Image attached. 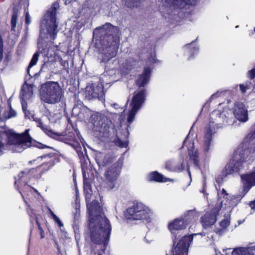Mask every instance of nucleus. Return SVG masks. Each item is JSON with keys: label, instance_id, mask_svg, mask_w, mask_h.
Listing matches in <instances>:
<instances>
[{"label": "nucleus", "instance_id": "nucleus-1", "mask_svg": "<svg viewBox=\"0 0 255 255\" xmlns=\"http://www.w3.org/2000/svg\"><path fill=\"white\" fill-rule=\"evenodd\" d=\"M87 209L90 216L88 229L91 241L95 245H101V250L105 253L112 232L110 222L97 200H94L87 205Z\"/></svg>", "mask_w": 255, "mask_h": 255}, {"label": "nucleus", "instance_id": "nucleus-2", "mask_svg": "<svg viewBox=\"0 0 255 255\" xmlns=\"http://www.w3.org/2000/svg\"><path fill=\"white\" fill-rule=\"evenodd\" d=\"M255 157L254 150L249 147V143L247 141L242 142L234 152L233 162H230L226 165L221 174L217 177L216 182L218 184H222L225 177L229 174L239 173L244 167V163L253 160Z\"/></svg>", "mask_w": 255, "mask_h": 255}, {"label": "nucleus", "instance_id": "nucleus-3", "mask_svg": "<svg viewBox=\"0 0 255 255\" xmlns=\"http://www.w3.org/2000/svg\"><path fill=\"white\" fill-rule=\"evenodd\" d=\"M103 28L104 35L100 63L106 64L117 54L119 45V28L110 23H106Z\"/></svg>", "mask_w": 255, "mask_h": 255}, {"label": "nucleus", "instance_id": "nucleus-4", "mask_svg": "<svg viewBox=\"0 0 255 255\" xmlns=\"http://www.w3.org/2000/svg\"><path fill=\"white\" fill-rule=\"evenodd\" d=\"M79 115L83 120L89 118V122L91 123L95 130L107 135L110 132L112 121L107 116L98 112L92 111L85 107L83 108Z\"/></svg>", "mask_w": 255, "mask_h": 255}, {"label": "nucleus", "instance_id": "nucleus-5", "mask_svg": "<svg viewBox=\"0 0 255 255\" xmlns=\"http://www.w3.org/2000/svg\"><path fill=\"white\" fill-rule=\"evenodd\" d=\"M58 3H54L51 6V9L48 10L46 13V32L42 25L40 27L39 36L38 39V45L40 48V45L42 44L45 39L50 37L51 40H54L58 32V25L56 23V10L58 6Z\"/></svg>", "mask_w": 255, "mask_h": 255}, {"label": "nucleus", "instance_id": "nucleus-6", "mask_svg": "<svg viewBox=\"0 0 255 255\" xmlns=\"http://www.w3.org/2000/svg\"><path fill=\"white\" fill-rule=\"evenodd\" d=\"M40 94L45 103L54 104L61 101L64 91L58 82L47 81L41 85Z\"/></svg>", "mask_w": 255, "mask_h": 255}, {"label": "nucleus", "instance_id": "nucleus-7", "mask_svg": "<svg viewBox=\"0 0 255 255\" xmlns=\"http://www.w3.org/2000/svg\"><path fill=\"white\" fill-rule=\"evenodd\" d=\"M194 210H188L184 215L179 218H177L169 221L167 225V228L171 234L173 240V246L174 247L172 250L173 255V251L177 244V235L180 231L184 230L189 224L194 220ZM178 242L177 243H178Z\"/></svg>", "mask_w": 255, "mask_h": 255}, {"label": "nucleus", "instance_id": "nucleus-8", "mask_svg": "<svg viewBox=\"0 0 255 255\" xmlns=\"http://www.w3.org/2000/svg\"><path fill=\"white\" fill-rule=\"evenodd\" d=\"M124 216L129 221H145L149 222L150 218L147 207L140 202L133 203V205L128 207L124 213Z\"/></svg>", "mask_w": 255, "mask_h": 255}, {"label": "nucleus", "instance_id": "nucleus-9", "mask_svg": "<svg viewBox=\"0 0 255 255\" xmlns=\"http://www.w3.org/2000/svg\"><path fill=\"white\" fill-rule=\"evenodd\" d=\"M123 164V159L120 158L118 160L106 171L105 177L106 188L113 189L116 185L118 177L120 175Z\"/></svg>", "mask_w": 255, "mask_h": 255}, {"label": "nucleus", "instance_id": "nucleus-10", "mask_svg": "<svg viewBox=\"0 0 255 255\" xmlns=\"http://www.w3.org/2000/svg\"><path fill=\"white\" fill-rule=\"evenodd\" d=\"M45 161L40 165L37 166L40 177L51 170L56 164L61 161V155L55 152H49L45 154Z\"/></svg>", "mask_w": 255, "mask_h": 255}, {"label": "nucleus", "instance_id": "nucleus-11", "mask_svg": "<svg viewBox=\"0 0 255 255\" xmlns=\"http://www.w3.org/2000/svg\"><path fill=\"white\" fill-rule=\"evenodd\" d=\"M192 235L184 236L179 240L173 251V255H187L190 243L192 241Z\"/></svg>", "mask_w": 255, "mask_h": 255}, {"label": "nucleus", "instance_id": "nucleus-12", "mask_svg": "<svg viewBox=\"0 0 255 255\" xmlns=\"http://www.w3.org/2000/svg\"><path fill=\"white\" fill-rule=\"evenodd\" d=\"M220 210L217 207L213 208L202 216L200 222L204 228H208L216 223Z\"/></svg>", "mask_w": 255, "mask_h": 255}, {"label": "nucleus", "instance_id": "nucleus-13", "mask_svg": "<svg viewBox=\"0 0 255 255\" xmlns=\"http://www.w3.org/2000/svg\"><path fill=\"white\" fill-rule=\"evenodd\" d=\"M85 93L86 98L89 100L96 98L101 100L105 97L104 88L101 86H94L93 84L86 86Z\"/></svg>", "mask_w": 255, "mask_h": 255}, {"label": "nucleus", "instance_id": "nucleus-14", "mask_svg": "<svg viewBox=\"0 0 255 255\" xmlns=\"http://www.w3.org/2000/svg\"><path fill=\"white\" fill-rule=\"evenodd\" d=\"M146 90L145 88L138 89L135 91L130 103V107L139 110L146 98Z\"/></svg>", "mask_w": 255, "mask_h": 255}, {"label": "nucleus", "instance_id": "nucleus-15", "mask_svg": "<svg viewBox=\"0 0 255 255\" xmlns=\"http://www.w3.org/2000/svg\"><path fill=\"white\" fill-rule=\"evenodd\" d=\"M235 118L239 121L245 122L248 120V110L245 104L241 102H236L233 109Z\"/></svg>", "mask_w": 255, "mask_h": 255}, {"label": "nucleus", "instance_id": "nucleus-16", "mask_svg": "<svg viewBox=\"0 0 255 255\" xmlns=\"http://www.w3.org/2000/svg\"><path fill=\"white\" fill-rule=\"evenodd\" d=\"M151 72L152 70L150 67H144L143 72L141 74L138 75L135 81V85L139 89L144 87L148 83L151 77Z\"/></svg>", "mask_w": 255, "mask_h": 255}, {"label": "nucleus", "instance_id": "nucleus-17", "mask_svg": "<svg viewBox=\"0 0 255 255\" xmlns=\"http://www.w3.org/2000/svg\"><path fill=\"white\" fill-rule=\"evenodd\" d=\"M197 0H165L164 5L168 7L182 9L186 5H194Z\"/></svg>", "mask_w": 255, "mask_h": 255}, {"label": "nucleus", "instance_id": "nucleus-18", "mask_svg": "<svg viewBox=\"0 0 255 255\" xmlns=\"http://www.w3.org/2000/svg\"><path fill=\"white\" fill-rule=\"evenodd\" d=\"M241 178L244 184V190L247 192L255 186V167L249 173L242 174Z\"/></svg>", "mask_w": 255, "mask_h": 255}, {"label": "nucleus", "instance_id": "nucleus-19", "mask_svg": "<svg viewBox=\"0 0 255 255\" xmlns=\"http://www.w3.org/2000/svg\"><path fill=\"white\" fill-rule=\"evenodd\" d=\"M16 116V112L12 109L11 102L7 101V107L4 105L0 106V120L5 122L8 119L15 117Z\"/></svg>", "mask_w": 255, "mask_h": 255}, {"label": "nucleus", "instance_id": "nucleus-20", "mask_svg": "<svg viewBox=\"0 0 255 255\" xmlns=\"http://www.w3.org/2000/svg\"><path fill=\"white\" fill-rule=\"evenodd\" d=\"M212 115H216L217 119H215L217 122V125H222L227 126L232 125L234 122V120L232 118H230L226 115L224 112H220L219 111H214Z\"/></svg>", "mask_w": 255, "mask_h": 255}, {"label": "nucleus", "instance_id": "nucleus-21", "mask_svg": "<svg viewBox=\"0 0 255 255\" xmlns=\"http://www.w3.org/2000/svg\"><path fill=\"white\" fill-rule=\"evenodd\" d=\"M38 169L39 168H37V167L30 169L25 168L18 173L17 175L18 180H20L23 178L28 179L32 178H40L38 173Z\"/></svg>", "mask_w": 255, "mask_h": 255}, {"label": "nucleus", "instance_id": "nucleus-22", "mask_svg": "<svg viewBox=\"0 0 255 255\" xmlns=\"http://www.w3.org/2000/svg\"><path fill=\"white\" fill-rule=\"evenodd\" d=\"M215 132V131H213L210 125L206 128L203 143V151L206 155L209 151L211 143L212 140V136Z\"/></svg>", "mask_w": 255, "mask_h": 255}, {"label": "nucleus", "instance_id": "nucleus-23", "mask_svg": "<svg viewBox=\"0 0 255 255\" xmlns=\"http://www.w3.org/2000/svg\"><path fill=\"white\" fill-rule=\"evenodd\" d=\"M80 132L75 130V132H68L64 135L62 138L63 141L70 145L74 146V144L79 145L78 140L80 138Z\"/></svg>", "mask_w": 255, "mask_h": 255}, {"label": "nucleus", "instance_id": "nucleus-24", "mask_svg": "<svg viewBox=\"0 0 255 255\" xmlns=\"http://www.w3.org/2000/svg\"><path fill=\"white\" fill-rule=\"evenodd\" d=\"M24 200L25 203L28 205V206L29 207V209L27 210V212H28V214H29V215L30 216V223L33 226V219H32V217L33 215L34 220H35V223L38 227V229L39 230V234L40 235V238L41 239L44 238V237H45L44 232V231L42 229V227L41 225V224L39 221V218H38V216L34 214L33 210L32 209L30 208V206L29 205H28L27 202L25 200H24Z\"/></svg>", "mask_w": 255, "mask_h": 255}, {"label": "nucleus", "instance_id": "nucleus-25", "mask_svg": "<svg viewBox=\"0 0 255 255\" xmlns=\"http://www.w3.org/2000/svg\"><path fill=\"white\" fill-rule=\"evenodd\" d=\"M33 85L32 84H29L25 82L24 84L22 86L21 89L20 96L22 97V100L23 99H29L32 97L33 92Z\"/></svg>", "mask_w": 255, "mask_h": 255}, {"label": "nucleus", "instance_id": "nucleus-26", "mask_svg": "<svg viewBox=\"0 0 255 255\" xmlns=\"http://www.w3.org/2000/svg\"><path fill=\"white\" fill-rule=\"evenodd\" d=\"M147 178L149 181H154L156 182H165L167 181L166 178L157 171L149 173Z\"/></svg>", "mask_w": 255, "mask_h": 255}, {"label": "nucleus", "instance_id": "nucleus-27", "mask_svg": "<svg viewBox=\"0 0 255 255\" xmlns=\"http://www.w3.org/2000/svg\"><path fill=\"white\" fill-rule=\"evenodd\" d=\"M190 160L193 162L195 166L198 168L200 167V161L199 159V153L197 150L190 151L189 152Z\"/></svg>", "mask_w": 255, "mask_h": 255}, {"label": "nucleus", "instance_id": "nucleus-28", "mask_svg": "<svg viewBox=\"0 0 255 255\" xmlns=\"http://www.w3.org/2000/svg\"><path fill=\"white\" fill-rule=\"evenodd\" d=\"M21 105L22 111L24 114V117L25 119H28L32 120L34 116V115L32 114L30 111L27 110V103L25 101L21 100Z\"/></svg>", "mask_w": 255, "mask_h": 255}, {"label": "nucleus", "instance_id": "nucleus-29", "mask_svg": "<svg viewBox=\"0 0 255 255\" xmlns=\"http://www.w3.org/2000/svg\"><path fill=\"white\" fill-rule=\"evenodd\" d=\"M18 10L17 9L14 8L11 17V30L14 31L16 26L17 20L18 17Z\"/></svg>", "mask_w": 255, "mask_h": 255}, {"label": "nucleus", "instance_id": "nucleus-30", "mask_svg": "<svg viewBox=\"0 0 255 255\" xmlns=\"http://www.w3.org/2000/svg\"><path fill=\"white\" fill-rule=\"evenodd\" d=\"M114 160V157L113 154L109 153L105 155L104 158L101 161V164L102 166H105L109 165L112 163Z\"/></svg>", "mask_w": 255, "mask_h": 255}, {"label": "nucleus", "instance_id": "nucleus-31", "mask_svg": "<svg viewBox=\"0 0 255 255\" xmlns=\"http://www.w3.org/2000/svg\"><path fill=\"white\" fill-rule=\"evenodd\" d=\"M250 250L244 248H238L235 249L232 253V255H249Z\"/></svg>", "mask_w": 255, "mask_h": 255}, {"label": "nucleus", "instance_id": "nucleus-32", "mask_svg": "<svg viewBox=\"0 0 255 255\" xmlns=\"http://www.w3.org/2000/svg\"><path fill=\"white\" fill-rule=\"evenodd\" d=\"M143 0H126L125 4L128 7L132 8L139 6Z\"/></svg>", "mask_w": 255, "mask_h": 255}, {"label": "nucleus", "instance_id": "nucleus-33", "mask_svg": "<svg viewBox=\"0 0 255 255\" xmlns=\"http://www.w3.org/2000/svg\"><path fill=\"white\" fill-rule=\"evenodd\" d=\"M38 56H39V53L37 52H35L33 55V56L30 61V63H29V65L27 68V74H28L29 75L30 74H29V70H30V69L34 65H35L37 61H38Z\"/></svg>", "mask_w": 255, "mask_h": 255}, {"label": "nucleus", "instance_id": "nucleus-34", "mask_svg": "<svg viewBox=\"0 0 255 255\" xmlns=\"http://www.w3.org/2000/svg\"><path fill=\"white\" fill-rule=\"evenodd\" d=\"M114 142L117 146L121 148L127 147L128 144V141H123L118 136L116 137Z\"/></svg>", "mask_w": 255, "mask_h": 255}, {"label": "nucleus", "instance_id": "nucleus-35", "mask_svg": "<svg viewBox=\"0 0 255 255\" xmlns=\"http://www.w3.org/2000/svg\"><path fill=\"white\" fill-rule=\"evenodd\" d=\"M80 161L81 163V166L82 167V175L83 177V181L85 183V181L87 180L88 178L86 176V171L84 169V166L87 165L88 164V162L85 159V157L84 156L80 157Z\"/></svg>", "mask_w": 255, "mask_h": 255}, {"label": "nucleus", "instance_id": "nucleus-36", "mask_svg": "<svg viewBox=\"0 0 255 255\" xmlns=\"http://www.w3.org/2000/svg\"><path fill=\"white\" fill-rule=\"evenodd\" d=\"M138 111V110L131 107L128 116V122L129 124H131L133 122Z\"/></svg>", "mask_w": 255, "mask_h": 255}, {"label": "nucleus", "instance_id": "nucleus-37", "mask_svg": "<svg viewBox=\"0 0 255 255\" xmlns=\"http://www.w3.org/2000/svg\"><path fill=\"white\" fill-rule=\"evenodd\" d=\"M45 154H43L41 156H38L34 159H33L32 160H30L28 161V164L29 165H32L34 164H37L40 161H42V160H44V159H45Z\"/></svg>", "mask_w": 255, "mask_h": 255}, {"label": "nucleus", "instance_id": "nucleus-38", "mask_svg": "<svg viewBox=\"0 0 255 255\" xmlns=\"http://www.w3.org/2000/svg\"><path fill=\"white\" fill-rule=\"evenodd\" d=\"M165 167L169 171H174L175 169L174 162L171 160L167 161L165 163Z\"/></svg>", "mask_w": 255, "mask_h": 255}, {"label": "nucleus", "instance_id": "nucleus-39", "mask_svg": "<svg viewBox=\"0 0 255 255\" xmlns=\"http://www.w3.org/2000/svg\"><path fill=\"white\" fill-rule=\"evenodd\" d=\"M3 42L1 35L0 34V62L3 59Z\"/></svg>", "mask_w": 255, "mask_h": 255}, {"label": "nucleus", "instance_id": "nucleus-40", "mask_svg": "<svg viewBox=\"0 0 255 255\" xmlns=\"http://www.w3.org/2000/svg\"><path fill=\"white\" fill-rule=\"evenodd\" d=\"M247 77L251 80L255 78V68L248 71L247 73Z\"/></svg>", "mask_w": 255, "mask_h": 255}, {"label": "nucleus", "instance_id": "nucleus-41", "mask_svg": "<svg viewBox=\"0 0 255 255\" xmlns=\"http://www.w3.org/2000/svg\"><path fill=\"white\" fill-rule=\"evenodd\" d=\"M230 220L228 219H225L220 222V226L223 229L227 228L230 225Z\"/></svg>", "mask_w": 255, "mask_h": 255}, {"label": "nucleus", "instance_id": "nucleus-42", "mask_svg": "<svg viewBox=\"0 0 255 255\" xmlns=\"http://www.w3.org/2000/svg\"><path fill=\"white\" fill-rule=\"evenodd\" d=\"M32 120L36 123L37 127H39L41 129L44 128L43 123L40 118H34V116Z\"/></svg>", "mask_w": 255, "mask_h": 255}, {"label": "nucleus", "instance_id": "nucleus-43", "mask_svg": "<svg viewBox=\"0 0 255 255\" xmlns=\"http://www.w3.org/2000/svg\"><path fill=\"white\" fill-rule=\"evenodd\" d=\"M125 67L127 70H129L132 69L133 66L129 60H126Z\"/></svg>", "mask_w": 255, "mask_h": 255}, {"label": "nucleus", "instance_id": "nucleus-44", "mask_svg": "<svg viewBox=\"0 0 255 255\" xmlns=\"http://www.w3.org/2000/svg\"><path fill=\"white\" fill-rule=\"evenodd\" d=\"M78 94H74V102L75 103H77V104L78 105H80V106H81L83 104V102L81 101V100H80L79 99H78Z\"/></svg>", "mask_w": 255, "mask_h": 255}, {"label": "nucleus", "instance_id": "nucleus-45", "mask_svg": "<svg viewBox=\"0 0 255 255\" xmlns=\"http://www.w3.org/2000/svg\"><path fill=\"white\" fill-rule=\"evenodd\" d=\"M60 64L63 67L64 69L68 70V69H69V64H68V61H67V60H65V61L62 60L60 62Z\"/></svg>", "mask_w": 255, "mask_h": 255}, {"label": "nucleus", "instance_id": "nucleus-46", "mask_svg": "<svg viewBox=\"0 0 255 255\" xmlns=\"http://www.w3.org/2000/svg\"><path fill=\"white\" fill-rule=\"evenodd\" d=\"M249 88H248L247 85H245L244 84L240 85V89L242 93H246L247 90Z\"/></svg>", "mask_w": 255, "mask_h": 255}, {"label": "nucleus", "instance_id": "nucleus-47", "mask_svg": "<svg viewBox=\"0 0 255 255\" xmlns=\"http://www.w3.org/2000/svg\"><path fill=\"white\" fill-rule=\"evenodd\" d=\"M25 22L27 25L29 24L30 23V17L28 12H27L25 16Z\"/></svg>", "mask_w": 255, "mask_h": 255}, {"label": "nucleus", "instance_id": "nucleus-48", "mask_svg": "<svg viewBox=\"0 0 255 255\" xmlns=\"http://www.w3.org/2000/svg\"><path fill=\"white\" fill-rule=\"evenodd\" d=\"M54 221L58 225L59 227L63 226V223H62V222L60 221L58 217H57L55 220H54Z\"/></svg>", "mask_w": 255, "mask_h": 255}, {"label": "nucleus", "instance_id": "nucleus-49", "mask_svg": "<svg viewBox=\"0 0 255 255\" xmlns=\"http://www.w3.org/2000/svg\"><path fill=\"white\" fill-rule=\"evenodd\" d=\"M249 206L251 209H255V198L253 201H251L249 203Z\"/></svg>", "mask_w": 255, "mask_h": 255}, {"label": "nucleus", "instance_id": "nucleus-50", "mask_svg": "<svg viewBox=\"0 0 255 255\" xmlns=\"http://www.w3.org/2000/svg\"><path fill=\"white\" fill-rule=\"evenodd\" d=\"M221 193H222V194L224 196H227L228 195V193L227 192V191H226V190L224 189V188H223L222 189V191H221Z\"/></svg>", "mask_w": 255, "mask_h": 255}, {"label": "nucleus", "instance_id": "nucleus-51", "mask_svg": "<svg viewBox=\"0 0 255 255\" xmlns=\"http://www.w3.org/2000/svg\"><path fill=\"white\" fill-rule=\"evenodd\" d=\"M187 172L188 173V174H189V176L190 178H191V172H190V170L189 165L187 166Z\"/></svg>", "mask_w": 255, "mask_h": 255}, {"label": "nucleus", "instance_id": "nucleus-52", "mask_svg": "<svg viewBox=\"0 0 255 255\" xmlns=\"http://www.w3.org/2000/svg\"><path fill=\"white\" fill-rule=\"evenodd\" d=\"M48 211H49V213L51 214V216H53V214H55L49 208H48Z\"/></svg>", "mask_w": 255, "mask_h": 255}, {"label": "nucleus", "instance_id": "nucleus-53", "mask_svg": "<svg viewBox=\"0 0 255 255\" xmlns=\"http://www.w3.org/2000/svg\"><path fill=\"white\" fill-rule=\"evenodd\" d=\"M52 218L53 219V220H55L58 217L55 215V214H53V216H52Z\"/></svg>", "mask_w": 255, "mask_h": 255}, {"label": "nucleus", "instance_id": "nucleus-54", "mask_svg": "<svg viewBox=\"0 0 255 255\" xmlns=\"http://www.w3.org/2000/svg\"><path fill=\"white\" fill-rule=\"evenodd\" d=\"M252 137H253V138H255V131L252 133Z\"/></svg>", "mask_w": 255, "mask_h": 255}, {"label": "nucleus", "instance_id": "nucleus-55", "mask_svg": "<svg viewBox=\"0 0 255 255\" xmlns=\"http://www.w3.org/2000/svg\"><path fill=\"white\" fill-rule=\"evenodd\" d=\"M237 198V200H239V201L241 200V198H240V197H235V199H236Z\"/></svg>", "mask_w": 255, "mask_h": 255}, {"label": "nucleus", "instance_id": "nucleus-56", "mask_svg": "<svg viewBox=\"0 0 255 255\" xmlns=\"http://www.w3.org/2000/svg\"><path fill=\"white\" fill-rule=\"evenodd\" d=\"M181 167H182V169H184V165H183V162H182L181 163Z\"/></svg>", "mask_w": 255, "mask_h": 255}, {"label": "nucleus", "instance_id": "nucleus-57", "mask_svg": "<svg viewBox=\"0 0 255 255\" xmlns=\"http://www.w3.org/2000/svg\"><path fill=\"white\" fill-rule=\"evenodd\" d=\"M32 231V227H30V235L31 234Z\"/></svg>", "mask_w": 255, "mask_h": 255}, {"label": "nucleus", "instance_id": "nucleus-58", "mask_svg": "<svg viewBox=\"0 0 255 255\" xmlns=\"http://www.w3.org/2000/svg\"><path fill=\"white\" fill-rule=\"evenodd\" d=\"M20 194L21 195L22 197H23V198H24L23 196L22 193L21 192H20Z\"/></svg>", "mask_w": 255, "mask_h": 255}, {"label": "nucleus", "instance_id": "nucleus-59", "mask_svg": "<svg viewBox=\"0 0 255 255\" xmlns=\"http://www.w3.org/2000/svg\"><path fill=\"white\" fill-rule=\"evenodd\" d=\"M214 95H215L214 94L212 95V96L211 97V98H213L214 96Z\"/></svg>", "mask_w": 255, "mask_h": 255}, {"label": "nucleus", "instance_id": "nucleus-60", "mask_svg": "<svg viewBox=\"0 0 255 255\" xmlns=\"http://www.w3.org/2000/svg\"><path fill=\"white\" fill-rule=\"evenodd\" d=\"M210 123H212L213 124L214 123V122H212V121H210Z\"/></svg>", "mask_w": 255, "mask_h": 255}, {"label": "nucleus", "instance_id": "nucleus-61", "mask_svg": "<svg viewBox=\"0 0 255 255\" xmlns=\"http://www.w3.org/2000/svg\"><path fill=\"white\" fill-rule=\"evenodd\" d=\"M42 50H43V51H43V52H44H44H45V49H43Z\"/></svg>", "mask_w": 255, "mask_h": 255}, {"label": "nucleus", "instance_id": "nucleus-62", "mask_svg": "<svg viewBox=\"0 0 255 255\" xmlns=\"http://www.w3.org/2000/svg\"><path fill=\"white\" fill-rule=\"evenodd\" d=\"M191 43H189V44H187L186 45L187 46V45H191Z\"/></svg>", "mask_w": 255, "mask_h": 255}, {"label": "nucleus", "instance_id": "nucleus-63", "mask_svg": "<svg viewBox=\"0 0 255 255\" xmlns=\"http://www.w3.org/2000/svg\"><path fill=\"white\" fill-rule=\"evenodd\" d=\"M254 31H255V28H254Z\"/></svg>", "mask_w": 255, "mask_h": 255}, {"label": "nucleus", "instance_id": "nucleus-64", "mask_svg": "<svg viewBox=\"0 0 255 255\" xmlns=\"http://www.w3.org/2000/svg\"><path fill=\"white\" fill-rule=\"evenodd\" d=\"M98 255H101V254H99Z\"/></svg>", "mask_w": 255, "mask_h": 255}]
</instances>
